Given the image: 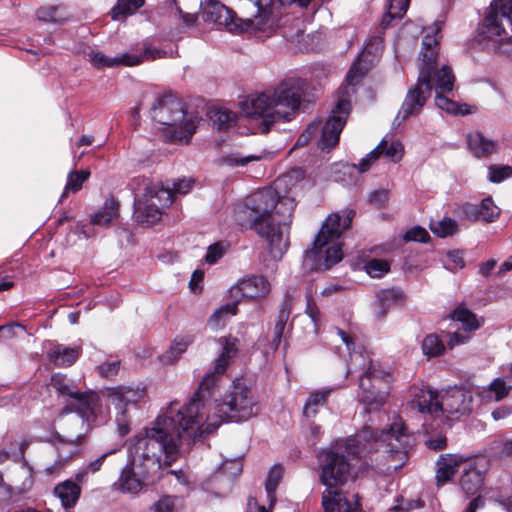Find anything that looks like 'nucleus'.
<instances>
[{"mask_svg":"<svg viewBox=\"0 0 512 512\" xmlns=\"http://www.w3.org/2000/svg\"><path fill=\"white\" fill-rule=\"evenodd\" d=\"M414 438L401 421L392 423L387 430L378 431L369 425L356 435L338 441L319 453L320 481L328 488L343 485L349 476L351 461L367 457L384 448L392 464L388 469L397 471L408 460Z\"/></svg>","mask_w":512,"mask_h":512,"instance_id":"1","label":"nucleus"},{"mask_svg":"<svg viewBox=\"0 0 512 512\" xmlns=\"http://www.w3.org/2000/svg\"><path fill=\"white\" fill-rule=\"evenodd\" d=\"M184 445L178 434L166 429L164 420H155L143 435L135 436L130 462L122 469L115 485L122 492L137 494L145 480L179 458Z\"/></svg>","mask_w":512,"mask_h":512,"instance_id":"2","label":"nucleus"},{"mask_svg":"<svg viewBox=\"0 0 512 512\" xmlns=\"http://www.w3.org/2000/svg\"><path fill=\"white\" fill-rule=\"evenodd\" d=\"M295 207L294 198L280 197L271 187L245 198L241 212L247 215L249 228L267 241L273 259H281L289 247V229Z\"/></svg>","mask_w":512,"mask_h":512,"instance_id":"3","label":"nucleus"},{"mask_svg":"<svg viewBox=\"0 0 512 512\" xmlns=\"http://www.w3.org/2000/svg\"><path fill=\"white\" fill-rule=\"evenodd\" d=\"M219 375L215 369L208 373L188 403L181 406L177 401H172L155 419L164 420L166 429L178 434L179 439L188 447L196 438L214 432L221 425V420H213L210 414L203 421L206 399Z\"/></svg>","mask_w":512,"mask_h":512,"instance_id":"4","label":"nucleus"},{"mask_svg":"<svg viewBox=\"0 0 512 512\" xmlns=\"http://www.w3.org/2000/svg\"><path fill=\"white\" fill-rule=\"evenodd\" d=\"M307 87L304 79L291 77L283 80L272 93H261L251 100L250 116L264 120L265 132L277 121H289L292 112L298 109Z\"/></svg>","mask_w":512,"mask_h":512,"instance_id":"5","label":"nucleus"},{"mask_svg":"<svg viewBox=\"0 0 512 512\" xmlns=\"http://www.w3.org/2000/svg\"><path fill=\"white\" fill-rule=\"evenodd\" d=\"M336 332L350 354L347 373L353 372L357 367H365V372L359 379L360 402L365 406L368 413L379 410L386 403L389 394L390 375L371 360L366 366L364 354L354 351V341L350 335L339 328H336Z\"/></svg>","mask_w":512,"mask_h":512,"instance_id":"6","label":"nucleus"},{"mask_svg":"<svg viewBox=\"0 0 512 512\" xmlns=\"http://www.w3.org/2000/svg\"><path fill=\"white\" fill-rule=\"evenodd\" d=\"M342 213L343 215L331 213L326 218L315 237L312 248L305 251L306 259L318 262L323 258L325 270L330 269L343 258L342 248L338 239L344 231L350 228L355 212L351 209H346ZM321 266L322 264H319V268Z\"/></svg>","mask_w":512,"mask_h":512,"instance_id":"7","label":"nucleus"},{"mask_svg":"<svg viewBox=\"0 0 512 512\" xmlns=\"http://www.w3.org/2000/svg\"><path fill=\"white\" fill-rule=\"evenodd\" d=\"M367 71L368 66L363 64L361 58H358L350 67L345 79L347 86L339 88L337 103L322 127V149L334 148L339 143L340 133L346 124L351 109L350 98L354 92L351 87L359 84Z\"/></svg>","mask_w":512,"mask_h":512,"instance_id":"8","label":"nucleus"},{"mask_svg":"<svg viewBox=\"0 0 512 512\" xmlns=\"http://www.w3.org/2000/svg\"><path fill=\"white\" fill-rule=\"evenodd\" d=\"M152 117L159 124L171 128L169 133L174 141L188 143L196 131L194 121L186 119L183 101L172 93L156 99L152 106Z\"/></svg>","mask_w":512,"mask_h":512,"instance_id":"9","label":"nucleus"},{"mask_svg":"<svg viewBox=\"0 0 512 512\" xmlns=\"http://www.w3.org/2000/svg\"><path fill=\"white\" fill-rule=\"evenodd\" d=\"M218 414L211 415L213 420L243 421L257 414L256 402L251 390L240 380L234 381L221 404L217 405Z\"/></svg>","mask_w":512,"mask_h":512,"instance_id":"10","label":"nucleus"},{"mask_svg":"<svg viewBox=\"0 0 512 512\" xmlns=\"http://www.w3.org/2000/svg\"><path fill=\"white\" fill-rule=\"evenodd\" d=\"M143 184V195L135 199L134 218L138 224L150 226L160 220L161 208L171 205L172 199L170 190L164 189L163 185L150 183L146 179H143Z\"/></svg>","mask_w":512,"mask_h":512,"instance_id":"11","label":"nucleus"},{"mask_svg":"<svg viewBox=\"0 0 512 512\" xmlns=\"http://www.w3.org/2000/svg\"><path fill=\"white\" fill-rule=\"evenodd\" d=\"M108 404L116 410V422L120 435L124 436L130 431V416L128 409L136 405L145 396V389L131 386H118L108 388L106 392Z\"/></svg>","mask_w":512,"mask_h":512,"instance_id":"12","label":"nucleus"},{"mask_svg":"<svg viewBox=\"0 0 512 512\" xmlns=\"http://www.w3.org/2000/svg\"><path fill=\"white\" fill-rule=\"evenodd\" d=\"M51 386L62 396L74 400V409L82 417L95 414L99 408V396L96 392H81L75 382L64 374H54L50 381Z\"/></svg>","mask_w":512,"mask_h":512,"instance_id":"13","label":"nucleus"},{"mask_svg":"<svg viewBox=\"0 0 512 512\" xmlns=\"http://www.w3.org/2000/svg\"><path fill=\"white\" fill-rule=\"evenodd\" d=\"M432 91L430 67L420 68L417 83L411 87L394 119L400 125L410 116L418 115Z\"/></svg>","mask_w":512,"mask_h":512,"instance_id":"14","label":"nucleus"},{"mask_svg":"<svg viewBox=\"0 0 512 512\" xmlns=\"http://www.w3.org/2000/svg\"><path fill=\"white\" fill-rule=\"evenodd\" d=\"M507 27L512 32V0H494L484 18L482 33L488 37H508Z\"/></svg>","mask_w":512,"mask_h":512,"instance_id":"15","label":"nucleus"},{"mask_svg":"<svg viewBox=\"0 0 512 512\" xmlns=\"http://www.w3.org/2000/svg\"><path fill=\"white\" fill-rule=\"evenodd\" d=\"M473 410V396L464 387H450L440 394V413L449 419H459Z\"/></svg>","mask_w":512,"mask_h":512,"instance_id":"16","label":"nucleus"},{"mask_svg":"<svg viewBox=\"0 0 512 512\" xmlns=\"http://www.w3.org/2000/svg\"><path fill=\"white\" fill-rule=\"evenodd\" d=\"M89 62L97 69L113 68L118 66H135L144 60H154L161 57V51L153 47H146L141 54L123 53L117 57H108L101 51L88 53Z\"/></svg>","mask_w":512,"mask_h":512,"instance_id":"17","label":"nucleus"},{"mask_svg":"<svg viewBox=\"0 0 512 512\" xmlns=\"http://www.w3.org/2000/svg\"><path fill=\"white\" fill-rule=\"evenodd\" d=\"M271 290V285L263 275H249L240 279L231 289L233 297L237 298H263Z\"/></svg>","mask_w":512,"mask_h":512,"instance_id":"18","label":"nucleus"},{"mask_svg":"<svg viewBox=\"0 0 512 512\" xmlns=\"http://www.w3.org/2000/svg\"><path fill=\"white\" fill-rule=\"evenodd\" d=\"M409 406L421 414L435 415L440 412V395L429 388L412 387Z\"/></svg>","mask_w":512,"mask_h":512,"instance_id":"19","label":"nucleus"},{"mask_svg":"<svg viewBox=\"0 0 512 512\" xmlns=\"http://www.w3.org/2000/svg\"><path fill=\"white\" fill-rule=\"evenodd\" d=\"M499 214V208L490 197L483 199L479 204L465 203L460 208L461 217L469 221L493 222Z\"/></svg>","mask_w":512,"mask_h":512,"instance_id":"20","label":"nucleus"},{"mask_svg":"<svg viewBox=\"0 0 512 512\" xmlns=\"http://www.w3.org/2000/svg\"><path fill=\"white\" fill-rule=\"evenodd\" d=\"M463 458L459 455H443L437 461L436 481L438 485H443L453 478L457 473Z\"/></svg>","mask_w":512,"mask_h":512,"instance_id":"21","label":"nucleus"},{"mask_svg":"<svg viewBox=\"0 0 512 512\" xmlns=\"http://www.w3.org/2000/svg\"><path fill=\"white\" fill-rule=\"evenodd\" d=\"M467 145L477 158L488 157L496 152V143L486 138L481 132L475 131L467 135Z\"/></svg>","mask_w":512,"mask_h":512,"instance_id":"22","label":"nucleus"},{"mask_svg":"<svg viewBox=\"0 0 512 512\" xmlns=\"http://www.w3.org/2000/svg\"><path fill=\"white\" fill-rule=\"evenodd\" d=\"M440 31V27L437 25L435 28L432 29V33H428L424 36L422 40V49H421V55H422V61L419 66L420 68H423L424 66L430 67V74L432 73V70L434 66H436L437 62V51L435 47L438 44V38L437 35Z\"/></svg>","mask_w":512,"mask_h":512,"instance_id":"23","label":"nucleus"},{"mask_svg":"<svg viewBox=\"0 0 512 512\" xmlns=\"http://www.w3.org/2000/svg\"><path fill=\"white\" fill-rule=\"evenodd\" d=\"M511 390L512 386L504 379L496 378L489 385L480 387L477 393L485 401L499 402L506 398Z\"/></svg>","mask_w":512,"mask_h":512,"instance_id":"24","label":"nucleus"},{"mask_svg":"<svg viewBox=\"0 0 512 512\" xmlns=\"http://www.w3.org/2000/svg\"><path fill=\"white\" fill-rule=\"evenodd\" d=\"M219 343L223 349L215 361V370L218 374H224L231 359L237 355L239 340L234 337H221Z\"/></svg>","mask_w":512,"mask_h":512,"instance_id":"25","label":"nucleus"},{"mask_svg":"<svg viewBox=\"0 0 512 512\" xmlns=\"http://www.w3.org/2000/svg\"><path fill=\"white\" fill-rule=\"evenodd\" d=\"M79 355V348L67 347L62 344L55 345L47 352L49 360L56 366L62 367H67L74 364Z\"/></svg>","mask_w":512,"mask_h":512,"instance_id":"26","label":"nucleus"},{"mask_svg":"<svg viewBox=\"0 0 512 512\" xmlns=\"http://www.w3.org/2000/svg\"><path fill=\"white\" fill-rule=\"evenodd\" d=\"M54 493L61 500L63 507L68 509L77 503L81 488L72 480H66L55 487Z\"/></svg>","mask_w":512,"mask_h":512,"instance_id":"27","label":"nucleus"},{"mask_svg":"<svg viewBox=\"0 0 512 512\" xmlns=\"http://www.w3.org/2000/svg\"><path fill=\"white\" fill-rule=\"evenodd\" d=\"M483 481V472L473 465L464 471L460 484L467 495H474L481 489Z\"/></svg>","mask_w":512,"mask_h":512,"instance_id":"28","label":"nucleus"},{"mask_svg":"<svg viewBox=\"0 0 512 512\" xmlns=\"http://www.w3.org/2000/svg\"><path fill=\"white\" fill-rule=\"evenodd\" d=\"M454 75L448 66H443L439 70H435V67L431 73V85L438 92H450L454 86Z\"/></svg>","mask_w":512,"mask_h":512,"instance_id":"29","label":"nucleus"},{"mask_svg":"<svg viewBox=\"0 0 512 512\" xmlns=\"http://www.w3.org/2000/svg\"><path fill=\"white\" fill-rule=\"evenodd\" d=\"M331 389L313 391L309 394L303 407V415L306 418H314L319 409L326 405Z\"/></svg>","mask_w":512,"mask_h":512,"instance_id":"30","label":"nucleus"},{"mask_svg":"<svg viewBox=\"0 0 512 512\" xmlns=\"http://www.w3.org/2000/svg\"><path fill=\"white\" fill-rule=\"evenodd\" d=\"M192 342L193 337L189 335L176 338L170 348L161 356V361L164 364H172L180 358Z\"/></svg>","mask_w":512,"mask_h":512,"instance_id":"31","label":"nucleus"},{"mask_svg":"<svg viewBox=\"0 0 512 512\" xmlns=\"http://www.w3.org/2000/svg\"><path fill=\"white\" fill-rule=\"evenodd\" d=\"M435 104L438 108L454 115H468L474 112L475 107L468 104H459L443 96L438 92L435 97Z\"/></svg>","mask_w":512,"mask_h":512,"instance_id":"32","label":"nucleus"},{"mask_svg":"<svg viewBox=\"0 0 512 512\" xmlns=\"http://www.w3.org/2000/svg\"><path fill=\"white\" fill-rule=\"evenodd\" d=\"M452 319L462 323L465 331H474L481 327L482 321L465 306H458L451 314Z\"/></svg>","mask_w":512,"mask_h":512,"instance_id":"33","label":"nucleus"},{"mask_svg":"<svg viewBox=\"0 0 512 512\" xmlns=\"http://www.w3.org/2000/svg\"><path fill=\"white\" fill-rule=\"evenodd\" d=\"M117 217L118 203L115 200L110 199L107 200L104 207L92 217L91 222L95 225L107 226Z\"/></svg>","mask_w":512,"mask_h":512,"instance_id":"34","label":"nucleus"},{"mask_svg":"<svg viewBox=\"0 0 512 512\" xmlns=\"http://www.w3.org/2000/svg\"><path fill=\"white\" fill-rule=\"evenodd\" d=\"M90 172L87 170L71 171L67 177V183L60 197L63 200L69 192H77L82 188L83 183L89 178Z\"/></svg>","mask_w":512,"mask_h":512,"instance_id":"35","label":"nucleus"},{"mask_svg":"<svg viewBox=\"0 0 512 512\" xmlns=\"http://www.w3.org/2000/svg\"><path fill=\"white\" fill-rule=\"evenodd\" d=\"M143 5L144 0H118L117 5L112 9V18L119 20L120 17L132 15Z\"/></svg>","mask_w":512,"mask_h":512,"instance_id":"36","label":"nucleus"},{"mask_svg":"<svg viewBox=\"0 0 512 512\" xmlns=\"http://www.w3.org/2000/svg\"><path fill=\"white\" fill-rule=\"evenodd\" d=\"M445 349V344L436 334H429L422 341V351L428 358L442 355Z\"/></svg>","mask_w":512,"mask_h":512,"instance_id":"37","label":"nucleus"},{"mask_svg":"<svg viewBox=\"0 0 512 512\" xmlns=\"http://www.w3.org/2000/svg\"><path fill=\"white\" fill-rule=\"evenodd\" d=\"M237 313V302L227 303L219 307L209 318L212 327H219L225 323L228 317Z\"/></svg>","mask_w":512,"mask_h":512,"instance_id":"38","label":"nucleus"},{"mask_svg":"<svg viewBox=\"0 0 512 512\" xmlns=\"http://www.w3.org/2000/svg\"><path fill=\"white\" fill-rule=\"evenodd\" d=\"M261 158L262 157L260 155L251 154V155L244 156V155L240 154L239 152H234V153H230L226 156L221 157L218 160V163L220 165H227V166H232V167L245 166L249 162L258 161Z\"/></svg>","mask_w":512,"mask_h":512,"instance_id":"39","label":"nucleus"},{"mask_svg":"<svg viewBox=\"0 0 512 512\" xmlns=\"http://www.w3.org/2000/svg\"><path fill=\"white\" fill-rule=\"evenodd\" d=\"M430 229L439 237H447L457 231V222L451 218H444L441 221L431 223Z\"/></svg>","mask_w":512,"mask_h":512,"instance_id":"40","label":"nucleus"},{"mask_svg":"<svg viewBox=\"0 0 512 512\" xmlns=\"http://www.w3.org/2000/svg\"><path fill=\"white\" fill-rule=\"evenodd\" d=\"M282 474L283 468L280 465H274L268 473L265 488L271 501L275 500V491L282 478Z\"/></svg>","mask_w":512,"mask_h":512,"instance_id":"41","label":"nucleus"},{"mask_svg":"<svg viewBox=\"0 0 512 512\" xmlns=\"http://www.w3.org/2000/svg\"><path fill=\"white\" fill-rule=\"evenodd\" d=\"M211 120L216 129L224 130L235 121V114L228 110H215L212 112Z\"/></svg>","mask_w":512,"mask_h":512,"instance_id":"42","label":"nucleus"},{"mask_svg":"<svg viewBox=\"0 0 512 512\" xmlns=\"http://www.w3.org/2000/svg\"><path fill=\"white\" fill-rule=\"evenodd\" d=\"M342 494L338 491L327 489L322 496V506L325 512H340Z\"/></svg>","mask_w":512,"mask_h":512,"instance_id":"43","label":"nucleus"},{"mask_svg":"<svg viewBox=\"0 0 512 512\" xmlns=\"http://www.w3.org/2000/svg\"><path fill=\"white\" fill-rule=\"evenodd\" d=\"M364 268L372 278H381L389 271V263L383 259H371L366 262Z\"/></svg>","mask_w":512,"mask_h":512,"instance_id":"44","label":"nucleus"},{"mask_svg":"<svg viewBox=\"0 0 512 512\" xmlns=\"http://www.w3.org/2000/svg\"><path fill=\"white\" fill-rule=\"evenodd\" d=\"M512 176V167L508 165H491L488 167V179L492 183H500Z\"/></svg>","mask_w":512,"mask_h":512,"instance_id":"45","label":"nucleus"},{"mask_svg":"<svg viewBox=\"0 0 512 512\" xmlns=\"http://www.w3.org/2000/svg\"><path fill=\"white\" fill-rule=\"evenodd\" d=\"M291 313V302L288 299H285L280 307L278 318L275 323L274 332L275 335L283 336V332L286 326V323L289 319Z\"/></svg>","mask_w":512,"mask_h":512,"instance_id":"46","label":"nucleus"},{"mask_svg":"<svg viewBox=\"0 0 512 512\" xmlns=\"http://www.w3.org/2000/svg\"><path fill=\"white\" fill-rule=\"evenodd\" d=\"M193 184H194V179L183 177V178H180L177 180H173L172 184L171 185L167 184V186L164 187V189L170 190L171 199L173 200L174 196L176 194L184 195V194L188 193L191 190Z\"/></svg>","mask_w":512,"mask_h":512,"instance_id":"47","label":"nucleus"},{"mask_svg":"<svg viewBox=\"0 0 512 512\" xmlns=\"http://www.w3.org/2000/svg\"><path fill=\"white\" fill-rule=\"evenodd\" d=\"M121 368L120 360L105 361L97 366V371L101 377L107 379L115 378Z\"/></svg>","mask_w":512,"mask_h":512,"instance_id":"48","label":"nucleus"},{"mask_svg":"<svg viewBox=\"0 0 512 512\" xmlns=\"http://www.w3.org/2000/svg\"><path fill=\"white\" fill-rule=\"evenodd\" d=\"M465 266L463 254L461 251H450L447 253L445 267L451 271H457Z\"/></svg>","mask_w":512,"mask_h":512,"instance_id":"49","label":"nucleus"},{"mask_svg":"<svg viewBox=\"0 0 512 512\" xmlns=\"http://www.w3.org/2000/svg\"><path fill=\"white\" fill-rule=\"evenodd\" d=\"M306 314L311 318L314 325L317 326L320 320V311L312 297V290L308 289L306 292Z\"/></svg>","mask_w":512,"mask_h":512,"instance_id":"50","label":"nucleus"},{"mask_svg":"<svg viewBox=\"0 0 512 512\" xmlns=\"http://www.w3.org/2000/svg\"><path fill=\"white\" fill-rule=\"evenodd\" d=\"M403 152V146L400 142H392L389 146L385 145L383 154L391 162L397 163L402 159Z\"/></svg>","mask_w":512,"mask_h":512,"instance_id":"51","label":"nucleus"},{"mask_svg":"<svg viewBox=\"0 0 512 512\" xmlns=\"http://www.w3.org/2000/svg\"><path fill=\"white\" fill-rule=\"evenodd\" d=\"M402 297V292L399 289L389 288L382 289L377 292V298L382 307L392 301H396Z\"/></svg>","mask_w":512,"mask_h":512,"instance_id":"52","label":"nucleus"},{"mask_svg":"<svg viewBox=\"0 0 512 512\" xmlns=\"http://www.w3.org/2000/svg\"><path fill=\"white\" fill-rule=\"evenodd\" d=\"M59 7L48 6L39 8L36 12L37 18L45 22H58L60 17L58 16Z\"/></svg>","mask_w":512,"mask_h":512,"instance_id":"53","label":"nucleus"},{"mask_svg":"<svg viewBox=\"0 0 512 512\" xmlns=\"http://www.w3.org/2000/svg\"><path fill=\"white\" fill-rule=\"evenodd\" d=\"M383 50V39L381 36L376 35L369 38L368 42L366 43L362 54H370L377 56L380 54Z\"/></svg>","mask_w":512,"mask_h":512,"instance_id":"54","label":"nucleus"},{"mask_svg":"<svg viewBox=\"0 0 512 512\" xmlns=\"http://www.w3.org/2000/svg\"><path fill=\"white\" fill-rule=\"evenodd\" d=\"M221 469L224 475L230 478H236L241 474L243 467L240 460H230L226 461Z\"/></svg>","mask_w":512,"mask_h":512,"instance_id":"55","label":"nucleus"},{"mask_svg":"<svg viewBox=\"0 0 512 512\" xmlns=\"http://www.w3.org/2000/svg\"><path fill=\"white\" fill-rule=\"evenodd\" d=\"M429 238L428 232L419 226L411 228L404 236V239L407 241H417L422 243L426 242Z\"/></svg>","mask_w":512,"mask_h":512,"instance_id":"56","label":"nucleus"},{"mask_svg":"<svg viewBox=\"0 0 512 512\" xmlns=\"http://www.w3.org/2000/svg\"><path fill=\"white\" fill-rule=\"evenodd\" d=\"M225 253V248L222 244L216 243L208 247L205 260L209 264L216 263Z\"/></svg>","mask_w":512,"mask_h":512,"instance_id":"57","label":"nucleus"},{"mask_svg":"<svg viewBox=\"0 0 512 512\" xmlns=\"http://www.w3.org/2000/svg\"><path fill=\"white\" fill-rule=\"evenodd\" d=\"M410 0H389L388 9L393 11L397 19H402L406 14Z\"/></svg>","mask_w":512,"mask_h":512,"instance_id":"58","label":"nucleus"},{"mask_svg":"<svg viewBox=\"0 0 512 512\" xmlns=\"http://www.w3.org/2000/svg\"><path fill=\"white\" fill-rule=\"evenodd\" d=\"M16 329L24 330V327L18 322L0 326V339L7 340L16 336Z\"/></svg>","mask_w":512,"mask_h":512,"instance_id":"59","label":"nucleus"},{"mask_svg":"<svg viewBox=\"0 0 512 512\" xmlns=\"http://www.w3.org/2000/svg\"><path fill=\"white\" fill-rule=\"evenodd\" d=\"M388 200V191L386 189L375 190L368 196L369 203L381 207Z\"/></svg>","mask_w":512,"mask_h":512,"instance_id":"60","label":"nucleus"},{"mask_svg":"<svg viewBox=\"0 0 512 512\" xmlns=\"http://www.w3.org/2000/svg\"><path fill=\"white\" fill-rule=\"evenodd\" d=\"M117 450H119V448L111 449V450L103 453L97 459L89 462L87 464L86 468L89 470L90 473L98 472L101 469V467H102L104 461L106 460V458L109 455L114 454Z\"/></svg>","mask_w":512,"mask_h":512,"instance_id":"61","label":"nucleus"},{"mask_svg":"<svg viewBox=\"0 0 512 512\" xmlns=\"http://www.w3.org/2000/svg\"><path fill=\"white\" fill-rule=\"evenodd\" d=\"M320 125H321V122L310 123L307 126V128L305 129V131L302 133V135L298 138L296 145L306 144L310 140V138L313 137L314 134H316Z\"/></svg>","mask_w":512,"mask_h":512,"instance_id":"62","label":"nucleus"},{"mask_svg":"<svg viewBox=\"0 0 512 512\" xmlns=\"http://www.w3.org/2000/svg\"><path fill=\"white\" fill-rule=\"evenodd\" d=\"M174 508V499L170 496L162 497L154 504V512H172Z\"/></svg>","mask_w":512,"mask_h":512,"instance_id":"63","label":"nucleus"},{"mask_svg":"<svg viewBox=\"0 0 512 512\" xmlns=\"http://www.w3.org/2000/svg\"><path fill=\"white\" fill-rule=\"evenodd\" d=\"M341 507L340 512H359L360 511V503L358 499H355L354 502H351L347 498L342 496L341 499Z\"/></svg>","mask_w":512,"mask_h":512,"instance_id":"64","label":"nucleus"}]
</instances>
